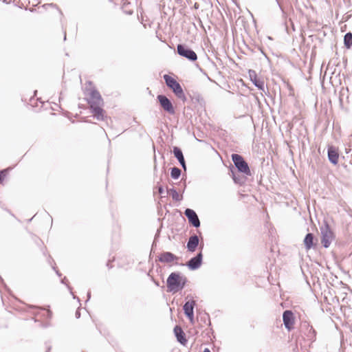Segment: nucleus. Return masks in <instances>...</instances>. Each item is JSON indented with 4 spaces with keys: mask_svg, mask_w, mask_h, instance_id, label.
Here are the masks:
<instances>
[{
    "mask_svg": "<svg viewBox=\"0 0 352 352\" xmlns=\"http://www.w3.org/2000/svg\"><path fill=\"white\" fill-rule=\"evenodd\" d=\"M87 84L91 86V85H92V82L91 81H88Z\"/></svg>",
    "mask_w": 352,
    "mask_h": 352,
    "instance_id": "nucleus-40",
    "label": "nucleus"
},
{
    "mask_svg": "<svg viewBox=\"0 0 352 352\" xmlns=\"http://www.w3.org/2000/svg\"><path fill=\"white\" fill-rule=\"evenodd\" d=\"M60 283L62 284H64V285H65L67 286V287L68 290L69 291L70 294L72 295L73 298L74 299H77V300L78 302H80V298L76 296L74 294V293L72 292V287L69 285L67 278L64 277L63 278H62L61 280H60Z\"/></svg>",
    "mask_w": 352,
    "mask_h": 352,
    "instance_id": "nucleus-24",
    "label": "nucleus"
},
{
    "mask_svg": "<svg viewBox=\"0 0 352 352\" xmlns=\"http://www.w3.org/2000/svg\"><path fill=\"white\" fill-rule=\"evenodd\" d=\"M203 352H211L208 348H205Z\"/></svg>",
    "mask_w": 352,
    "mask_h": 352,
    "instance_id": "nucleus-39",
    "label": "nucleus"
},
{
    "mask_svg": "<svg viewBox=\"0 0 352 352\" xmlns=\"http://www.w3.org/2000/svg\"><path fill=\"white\" fill-rule=\"evenodd\" d=\"M317 239L313 233H307L303 240L305 248L307 250L315 249L317 247Z\"/></svg>",
    "mask_w": 352,
    "mask_h": 352,
    "instance_id": "nucleus-14",
    "label": "nucleus"
},
{
    "mask_svg": "<svg viewBox=\"0 0 352 352\" xmlns=\"http://www.w3.org/2000/svg\"><path fill=\"white\" fill-rule=\"evenodd\" d=\"M177 52L180 56L186 58L189 61L195 62L197 60V54L185 44H178Z\"/></svg>",
    "mask_w": 352,
    "mask_h": 352,
    "instance_id": "nucleus-6",
    "label": "nucleus"
},
{
    "mask_svg": "<svg viewBox=\"0 0 352 352\" xmlns=\"http://www.w3.org/2000/svg\"><path fill=\"white\" fill-rule=\"evenodd\" d=\"M204 243L201 242L199 244V236L196 234H192L187 241L186 244V248L187 250L190 252H194L196 251L197 247L201 244Z\"/></svg>",
    "mask_w": 352,
    "mask_h": 352,
    "instance_id": "nucleus-15",
    "label": "nucleus"
},
{
    "mask_svg": "<svg viewBox=\"0 0 352 352\" xmlns=\"http://www.w3.org/2000/svg\"><path fill=\"white\" fill-rule=\"evenodd\" d=\"M90 298H91V292H90V291H89V292H87V301H89V300H90Z\"/></svg>",
    "mask_w": 352,
    "mask_h": 352,
    "instance_id": "nucleus-36",
    "label": "nucleus"
},
{
    "mask_svg": "<svg viewBox=\"0 0 352 352\" xmlns=\"http://www.w3.org/2000/svg\"><path fill=\"white\" fill-rule=\"evenodd\" d=\"M64 40L65 41L66 40V32L65 31L64 32Z\"/></svg>",
    "mask_w": 352,
    "mask_h": 352,
    "instance_id": "nucleus-41",
    "label": "nucleus"
},
{
    "mask_svg": "<svg viewBox=\"0 0 352 352\" xmlns=\"http://www.w3.org/2000/svg\"><path fill=\"white\" fill-rule=\"evenodd\" d=\"M167 192L171 195L173 200L179 201L182 199V197L179 196V193L177 192L175 188H167Z\"/></svg>",
    "mask_w": 352,
    "mask_h": 352,
    "instance_id": "nucleus-22",
    "label": "nucleus"
},
{
    "mask_svg": "<svg viewBox=\"0 0 352 352\" xmlns=\"http://www.w3.org/2000/svg\"><path fill=\"white\" fill-rule=\"evenodd\" d=\"M86 89L87 91H89L90 96L89 99L87 100L89 107L94 106L96 104L97 105L103 104L102 96L100 92L95 87L88 88L87 87Z\"/></svg>",
    "mask_w": 352,
    "mask_h": 352,
    "instance_id": "nucleus-8",
    "label": "nucleus"
},
{
    "mask_svg": "<svg viewBox=\"0 0 352 352\" xmlns=\"http://www.w3.org/2000/svg\"><path fill=\"white\" fill-rule=\"evenodd\" d=\"M173 331L177 342L183 345H186L188 342V340L182 328L179 325H176L174 327Z\"/></svg>",
    "mask_w": 352,
    "mask_h": 352,
    "instance_id": "nucleus-17",
    "label": "nucleus"
},
{
    "mask_svg": "<svg viewBox=\"0 0 352 352\" xmlns=\"http://www.w3.org/2000/svg\"><path fill=\"white\" fill-rule=\"evenodd\" d=\"M321 233V243L324 248H328L333 239L335 238L333 232L331 230L327 221H324V225L320 228Z\"/></svg>",
    "mask_w": 352,
    "mask_h": 352,
    "instance_id": "nucleus-4",
    "label": "nucleus"
},
{
    "mask_svg": "<svg viewBox=\"0 0 352 352\" xmlns=\"http://www.w3.org/2000/svg\"><path fill=\"white\" fill-rule=\"evenodd\" d=\"M47 318H50L52 317V313L51 311L48 310L46 311Z\"/></svg>",
    "mask_w": 352,
    "mask_h": 352,
    "instance_id": "nucleus-34",
    "label": "nucleus"
},
{
    "mask_svg": "<svg viewBox=\"0 0 352 352\" xmlns=\"http://www.w3.org/2000/svg\"><path fill=\"white\" fill-rule=\"evenodd\" d=\"M147 275H148V276H150V277H151V279L152 280V281H153V283H155V285L157 287H159V286H160V283H159V281L155 280L153 276H151V275H150V273H149V272L147 274Z\"/></svg>",
    "mask_w": 352,
    "mask_h": 352,
    "instance_id": "nucleus-31",
    "label": "nucleus"
},
{
    "mask_svg": "<svg viewBox=\"0 0 352 352\" xmlns=\"http://www.w3.org/2000/svg\"><path fill=\"white\" fill-rule=\"evenodd\" d=\"M50 349H51V346H49V347L47 348V351H46V352H50Z\"/></svg>",
    "mask_w": 352,
    "mask_h": 352,
    "instance_id": "nucleus-42",
    "label": "nucleus"
},
{
    "mask_svg": "<svg viewBox=\"0 0 352 352\" xmlns=\"http://www.w3.org/2000/svg\"><path fill=\"white\" fill-rule=\"evenodd\" d=\"M173 153L175 157L178 160L181 166L184 170H186V161L183 155V152L182 149L178 146H173Z\"/></svg>",
    "mask_w": 352,
    "mask_h": 352,
    "instance_id": "nucleus-18",
    "label": "nucleus"
},
{
    "mask_svg": "<svg viewBox=\"0 0 352 352\" xmlns=\"http://www.w3.org/2000/svg\"><path fill=\"white\" fill-rule=\"evenodd\" d=\"M179 258L177 256L170 252H163L158 256V261L162 263H170L176 261L175 264L178 265L177 261Z\"/></svg>",
    "mask_w": 352,
    "mask_h": 352,
    "instance_id": "nucleus-12",
    "label": "nucleus"
},
{
    "mask_svg": "<svg viewBox=\"0 0 352 352\" xmlns=\"http://www.w3.org/2000/svg\"><path fill=\"white\" fill-rule=\"evenodd\" d=\"M33 100H34V99H33L32 98H30V102H32Z\"/></svg>",
    "mask_w": 352,
    "mask_h": 352,
    "instance_id": "nucleus-46",
    "label": "nucleus"
},
{
    "mask_svg": "<svg viewBox=\"0 0 352 352\" xmlns=\"http://www.w3.org/2000/svg\"><path fill=\"white\" fill-rule=\"evenodd\" d=\"M75 317L78 319L80 318V309L78 308L76 311V313H75Z\"/></svg>",
    "mask_w": 352,
    "mask_h": 352,
    "instance_id": "nucleus-32",
    "label": "nucleus"
},
{
    "mask_svg": "<svg viewBox=\"0 0 352 352\" xmlns=\"http://www.w3.org/2000/svg\"><path fill=\"white\" fill-rule=\"evenodd\" d=\"M7 170L3 169L0 170V183H2L6 176Z\"/></svg>",
    "mask_w": 352,
    "mask_h": 352,
    "instance_id": "nucleus-28",
    "label": "nucleus"
},
{
    "mask_svg": "<svg viewBox=\"0 0 352 352\" xmlns=\"http://www.w3.org/2000/svg\"><path fill=\"white\" fill-rule=\"evenodd\" d=\"M107 266L108 267V268L111 269L113 267V265L111 264V261L109 260L107 263Z\"/></svg>",
    "mask_w": 352,
    "mask_h": 352,
    "instance_id": "nucleus-35",
    "label": "nucleus"
},
{
    "mask_svg": "<svg viewBox=\"0 0 352 352\" xmlns=\"http://www.w3.org/2000/svg\"><path fill=\"white\" fill-rule=\"evenodd\" d=\"M207 78L209 80L212 81V79L208 76H207Z\"/></svg>",
    "mask_w": 352,
    "mask_h": 352,
    "instance_id": "nucleus-45",
    "label": "nucleus"
},
{
    "mask_svg": "<svg viewBox=\"0 0 352 352\" xmlns=\"http://www.w3.org/2000/svg\"><path fill=\"white\" fill-rule=\"evenodd\" d=\"M157 100L162 107V109L169 113L174 115L175 113V107L169 98L163 94H160L157 96Z\"/></svg>",
    "mask_w": 352,
    "mask_h": 352,
    "instance_id": "nucleus-7",
    "label": "nucleus"
},
{
    "mask_svg": "<svg viewBox=\"0 0 352 352\" xmlns=\"http://www.w3.org/2000/svg\"><path fill=\"white\" fill-rule=\"evenodd\" d=\"M157 192L160 195H162L164 192V187L161 185L157 186Z\"/></svg>",
    "mask_w": 352,
    "mask_h": 352,
    "instance_id": "nucleus-30",
    "label": "nucleus"
},
{
    "mask_svg": "<svg viewBox=\"0 0 352 352\" xmlns=\"http://www.w3.org/2000/svg\"><path fill=\"white\" fill-rule=\"evenodd\" d=\"M181 174L182 171L179 168L174 166L170 168V177L173 179H177L181 176Z\"/></svg>",
    "mask_w": 352,
    "mask_h": 352,
    "instance_id": "nucleus-23",
    "label": "nucleus"
},
{
    "mask_svg": "<svg viewBox=\"0 0 352 352\" xmlns=\"http://www.w3.org/2000/svg\"><path fill=\"white\" fill-rule=\"evenodd\" d=\"M53 270L56 272V274L59 276L60 277L62 276V274L58 270H56V268L55 267H52Z\"/></svg>",
    "mask_w": 352,
    "mask_h": 352,
    "instance_id": "nucleus-33",
    "label": "nucleus"
},
{
    "mask_svg": "<svg viewBox=\"0 0 352 352\" xmlns=\"http://www.w3.org/2000/svg\"><path fill=\"white\" fill-rule=\"evenodd\" d=\"M295 317L292 310L287 309L283 311V321L285 329L291 331L294 328Z\"/></svg>",
    "mask_w": 352,
    "mask_h": 352,
    "instance_id": "nucleus-10",
    "label": "nucleus"
},
{
    "mask_svg": "<svg viewBox=\"0 0 352 352\" xmlns=\"http://www.w3.org/2000/svg\"><path fill=\"white\" fill-rule=\"evenodd\" d=\"M231 159L238 173L244 175H252L250 168L242 155L232 153Z\"/></svg>",
    "mask_w": 352,
    "mask_h": 352,
    "instance_id": "nucleus-3",
    "label": "nucleus"
},
{
    "mask_svg": "<svg viewBox=\"0 0 352 352\" xmlns=\"http://www.w3.org/2000/svg\"><path fill=\"white\" fill-rule=\"evenodd\" d=\"M191 323L194 322V313L185 315Z\"/></svg>",
    "mask_w": 352,
    "mask_h": 352,
    "instance_id": "nucleus-29",
    "label": "nucleus"
},
{
    "mask_svg": "<svg viewBox=\"0 0 352 352\" xmlns=\"http://www.w3.org/2000/svg\"><path fill=\"white\" fill-rule=\"evenodd\" d=\"M344 45L346 49L352 47V33L349 32L344 36Z\"/></svg>",
    "mask_w": 352,
    "mask_h": 352,
    "instance_id": "nucleus-21",
    "label": "nucleus"
},
{
    "mask_svg": "<svg viewBox=\"0 0 352 352\" xmlns=\"http://www.w3.org/2000/svg\"><path fill=\"white\" fill-rule=\"evenodd\" d=\"M196 306V301L194 300L186 301L184 306H183V310L184 312V314H188L191 313H194V308Z\"/></svg>",
    "mask_w": 352,
    "mask_h": 352,
    "instance_id": "nucleus-20",
    "label": "nucleus"
},
{
    "mask_svg": "<svg viewBox=\"0 0 352 352\" xmlns=\"http://www.w3.org/2000/svg\"><path fill=\"white\" fill-rule=\"evenodd\" d=\"M248 74L250 79L254 85L260 91L265 92V82L262 79L258 78L256 72L254 70L250 69Z\"/></svg>",
    "mask_w": 352,
    "mask_h": 352,
    "instance_id": "nucleus-11",
    "label": "nucleus"
},
{
    "mask_svg": "<svg viewBox=\"0 0 352 352\" xmlns=\"http://www.w3.org/2000/svg\"><path fill=\"white\" fill-rule=\"evenodd\" d=\"M101 104L97 105L96 104L94 106H91L90 111L91 113L94 114V116L98 120H104V110L100 107Z\"/></svg>",
    "mask_w": 352,
    "mask_h": 352,
    "instance_id": "nucleus-19",
    "label": "nucleus"
},
{
    "mask_svg": "<svg viewBox=\"0 0 352 352\" xmlns=\"http://www.w3.org/2000/svg\"><path fill=\"white\" fill-rule=\"evenodd\" d=\"M200 251L195 256L192 257L185 264L181 263L180 265H186L190 270L194 271L198 270L202 264L203 254L202 250L204 248V243L199 247Z\"/></svg>",
    "mask_w": 352,
    "mask_h": 352,
    "instance_id": "nucleus-5",
    "label": "nucleus"
},
{
    "mask_svg": "<svg viewBox=\"0 0 352 352\" xmlns=\"http://www.w3.org/2000/svg\"><path fill=\"white\" fill-rule=\"evenodd\" d=\"M195 98L200 105L204 106L205 104V100L201 95L198 94Z\"/></svg>",
    "mask_w": 352,
    "mask_h": 352,
    "instance_id": "nucleus-27",
    "label": "nucleus"
},
{
    "mask_svg": "<svg viewBox=\"0 0 352 352\" xmlns=\"http://www.w3.org/2000/svg\"><path fill=\"white\" fill-rule=\"evenodd\" d=\"M230 174L233 179L234 184L243 186L245 184L247 180V177L248 175H241L239 173H236V171L234 169L233 166L230 167Z\"/></svg>",
    "mask_w": 352,
    "mask_h": 352,
    "instance_id": "nucleus-16",
    "label": "nucleus"
},
{
    "mask_svg": "<svg viewBox=\"0 0 352 352\" xmlns=\"http://www.w3.org/2000/svg\"><path fill=\"white\" fill-rule=\"evenodd\" d=\"M276 3H277V4L278 5V7L280 8V9L283 11V8H282V7H281V6H280V3H279L278 0H276Z\"/></svg>",
    "mask_w": 352,
    "mask_h": 352,
    "instance_id": "nucleus-37",
    "label": "nucleus"
},
{
    "mask_svg": "<svg viewBox=\"0 0 352 352\" xmlns=\"http://www.w3.org/2000/svg\"><path fill=\"white\" fill-rule=\"evenodd\" d=\"M0 283H1V284H3V285H4V284H5V283H4V281H3V279L2 278V277H1V276H0Z\"/></svg>",
    "mask_w": 352,
    "mask_h": 352,
    "instance_id": "nucleus-38",
    "label": "nucleus"
},
{
    "mask_svg": "<svg viewBox=\"0 0 352 352\" xmlns=\"http://www.w3.org/2000/svg\"><path fill=\"white\" fill-rule=\"evenodd\" d=\"M184 214L188 219V223L195 227V228H198L201 226V222L199 219L198 215L195 212V211L191 208H186L184 210Z\"/></svg>",
    "mask_w": 352,
    "mask_h": 352,
    "instance_id": "nucleus-9",
    "label": "nucleus"
},
{
    "mask_svg": "<svg viewBox=\"0 0 352 352\" xmlns=\"http://www.w3.org/2000/svg\"><path fill=\"white\" fill-rule=\"evenodd\" d=\"M327 157L329 161L333 165H336L338 163L339 152L338 149L333 146L328 145L327 146Z\"/></svg>",
    "mask_w": 352,
    "mask_h": 352,
    "instance_id": "nucleus-13",
    "label": "nucleus"
},
{
    "mask_svg": "<svg viewBox=\"0 0 352 352\" xmlns=\"http://www.w3.org/2000/svg\"><path fill=\"white\" fill-rule=\"evenodd\" d=\"M163 78L166 86L173 91L174 94L182 101H186V97L181 85L168 74H164Z\"/></svg>",
    "mask_w": 352,
    "mask_h": 352,
    "instance_id": "nucleus-2",
    "label": "nucleus"
},
{
    "mask_svg": "<svg viewBox=\"0 0 352 352\" xmlns=\"http://www.w3.org/2000/svg\"><path fill=\"white\" fill-rule=\"evenodd\" d=\"M188 279L179 272H172L166 280L167 291L173 294L184 288Z\"/></svg>",
    "mask_w": 352,
    "mask_h": 352,
    "instance_id": "nucleus-1",
    "label": "nucleus"
},
{
    "mask_svg": "<svg viewBox=\"0 0 352 352\" xmlns=\"http://www.w3.org/2000/svg\"><path fill=\"white\" fill-rule=\"evenodd\" d=\"M316 331L312 327H311L307 334L308 339L311 342H314L316 340Z\"/></svg>",
    "mask_w": 352,
    "mask_h": 352,
    "instance_id": "nucleus-25",
    "label": "nucleus"
},
{
    "mask_svg": "<svg viewBox=\"0 0 352 352\" xmlns=\"http://www.w3.org/2000/svg\"><path fill=\"white\" fill-rule=\"evenodd\" d=\"M197 232H198L199 234H201V232L199 230H198V231H197Z\"/></svg>",
    "mask_w": 352,
    "mask_h": 352,
    "instance_id": "nucleus-47",
    "label": "nucleus"
},
{
    "mask_svg": "<svg viewBox=\"0 0 352 352\" xmlns=\"http://www.w3.org/2000/svg\"><path fill=\"white\" fill-rule=\"evenodd\" d=\"M201 321H203L205 324L210 325V317L208 314H204L203 316L200 317Z\"/></svg>",
    "mask_w": 352,
    "mask_h": 352,
    "instance_id": "nucleus-26",
    "label": "nucleus"
},
{
    "mask_svg": "<svg viewBox=\"0 0 352 352\" xmlns=\"http://www.w3.org/2000/svg\"><path fill=\"white\" fill-rule=\"evenodd\" d=\"M50 5L51 6H53V7L56 6V4H54V3H51V4H50Z\"/></svg>",
    "mask_w": 352,
    "mask_h": 352,
    "instance_id": "nucleus-43",
    "label": "nucleus"
},
{
    "mask_svg": "<svg viewBox=\"0 0 352 352\" xmlns=\"http://www.w3.org/2000/svg\"><path fill=\"white\" fill-rule=\"evenodd\" d=\"M154 245H155V241H154V242L153 243V244H152V249L153 248V246H154Z\"/></svg>",
    "mask_w": 352,
    "mask_h": 352,
    "instance_id": "nucleus-44",
    "label": "nucleus"
}]
</instances>
